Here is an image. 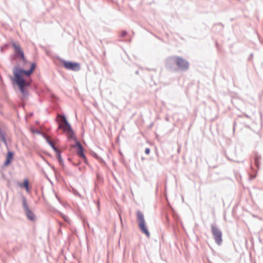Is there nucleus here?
<instances>
[{"mask_svg": "<svg viewBox=\"0 0 263 263\" xmlns=\"http://www.w3.org/2000/svg\"><path fill=\"white\" fill-rule=\"evenodd\" d=\"M63 66L68 70L74 71H79L81 67L80 65L78 63H73L70 61H63Z\"/></svg>", "mask_w": 263, "mask_h": 263, "instance_id": "obj_7", "label": "nucleus"}, {"mask_svg": "<svg viewBox=\"0 0 263 263\" xmlns=\"http://www.w3.org/2000/svg\"><path fill=\"white\" fill-rule=\"evenodd\" d=\"M36 64L32 63L29 70H26L19 68H15L13 70L14 80L19 87L21 92L23 95V98H26L28 96V91L25 89V87L29 86L30 83L26 82L23 77V74L30 76L33 71Z\"/></svg>", "mask_w": 263, "mask_h": 263, "instance_id": "obj_1", "label": "nucleus"}, {"mask_svg": "<svg viewBox=\"0 0 263 263\" xmlns=\"http://www.w3.org/2000/svg\"><path fill=\"white\" fill-rule=\"evenodd\" d=\"M13 154H14L12 152L8 151V152L7 153V159L4 163L5 165H8V164H10V163L13 158Z\"/></svg>", "mask_w": 263, "mask_h": 263, "instance_id": "obj_11", "label": "nucleus"}, {"mask_svg": "<svg viewBox=\"0 0 263 263\" xmlns=\"http://www.w3.org/2000/svg\"><path fill=\"white\" fill-rule=\"evenodd\" d=\"M55 196H56V198H57V199L59 200V201L60 202H61L60 199L57 194H55Z\"/></svg>", "mask_w": 263, "mask_h": 263, "instance_id": "obj_20", "label": "nucleus"}, {"mask_svg": "<svg viewBox=\"0 0 263 263\" xmlns=\"http://www.w3.org/2000/svg\"><path fill=\"white\" fill-rule=\"evenodd\" d=\"M138 73H139V72H138V71H137L136 72V74H138Z\"/></svg>", "mask_w": 263, "mask_h": 263, "instance_id": "obj_22", "label": "nucleus"}, {"mask_svg": "<svg viewBox=\"0 0 263 263\" xmlns=\"http://www.w3.org/2000/svg\"><path fill=\"white\" fill-rule=\"evenodd\" d=\"M55 120L59 124L58 129H62L64 132H68L69 134L67 135L68 139H73L77 141V140L75 137L74 131L72 129L70 124L67 121L66 117L64 115L58 114Z\"/></svg>", "mask_w": 263, "mask_h": 263, "instance_id": "obj_2", "label": "nucleus"}, {"mask_svg": "<svg viewBox=\"0 0 263 263\" xmlns=\"http://www.w3.org/2000/svg\"><path fill=\"white\" fill-rule=\"evenodd\" d=\"M73 147L77 150V153L79 156L83 158H85L83 147L79 141H76V144L73 146Z\"/></svg>", "mask_w": 263, "mask_h": 263, "instance_id": "obj_9", "label": "nucleus"}, {"mask_svg": "<svg viewBox=\"0 0 263 263\" xmlns=\"http://www.w3.org/2000/svg\"><path fill=\"white\" fill-rule=\"evenodd\" d=\"M150 153V149L149 148H146L145 149V153L147 155H148Z\"/></svg>", "mask_w": 263, "mask_h": 263, "instance_id": "obj_17", "label": "nucleus"}, {"mask_svg": "<svg viewBox=\"0 0 263 263\" xmlns=\"http://www.w3.org/2000/svg\"><path fill=\"white\" fill-rule=\"evenodd\" d=\"M22 205L23 208L24 209V211L25 212V214L27 217V218L31 221L34 220L35 219V215L29 209L26 201V198L25 197H22Z\"/></svg>", "mask_w": 263, "mask_h": 263, "instance_id": "obj_6", "label": "nucleus"}, {"mask_svg": "<svg viewBox=\"0 0 263 263\" xmlns=\"http://www.w3.org/2000/svg\"><path fill=\"white\" fill-rule=\"evenodd\" d=\"M55 152L57 154V156H58V158L59 159V163H60L61 165H63L64 163V162L62 158V156L61 155V152L59 150H58V152Z\"/></svg>", "mask_w": 263, "mask_h": 263, "instance_id": "obj_13", "label": "nucleus"}, {"mask_svg": "<svg viewBox=\"0 0 263 263\" xmlns=\"http://www.w3.org/2000/svg\"><path fill=\"white\" fill-rule=\"evenodd\" d=\"M12 46L14 48L15 53L20 57V58L23 60H25V56H24V53L22 49H21V47L20 45L16 43H11Z\"/></svg>", "mask_w": 263, "mask_h": 263, "instance_id": "obj_8", "label": "nucleus"}, {"mask_svg": "<svg viewBox=\"0 0 263 263\" xmlns=\"http://www.w3.org/2000/svg\"><path fill=\"white\" fill-rule=\"evenodd\" d=\"M61 216L62 217V218L64 219V220L68 222H69V218L68 217V216L65 215H63L62 214H61Z\"/></svg>", "mask_w": 263, "mask_h": 263, "instance_id": "obj_16", "label": "nucleus"}, {"mask_svg": "<svg viewBox=\"0 0 263 263\" xmlns=\"http://www.w3.org/2000/svg\"><path fill=\"white\" fill-rule=\"evenodd\" d=\"M260 159V156H256L255 157V164L258 168L260 164L259 160Z\"/></svg>", "mask_w": 263, "mask_h": 263, "instance_id": "obj_14", "label": "nucleus"}, {"mask_svg": "<svg viewBox=\"0 0 263 263\" xmlns=\"http://www.w3.org/2000/svg\"><path fill=\"white\" fill-rule=\"evenodd\" d=\"M91 155L93 157L99 160L100 161H103V159L101 158H100L96 153H92Z\"/></svg>", "mask_w": 263, "mask_h": 263, "instance_id": "obj_15", "label": "nucleus"}, {"mask_svg": "<svg viewBox=\"0 0 263 263\" xmlns=\"http://www.w3.org/2000/svg\"><path fill=\"white\" fill-rule=\"evenodd\" d=\"M19 185L22 187H24L26 191L29 192V181L27 179H25L24 184L20 183Z\"/></svg>", "mask_w": 263, "mask_h": 263, "instance_id": "obj_12", "label": "nucleus"}, {"mask_svg": "<svg viewBox=\"0 0 263 263\" xmlns=\"http://www.w3.org/2000/svg\"><path fill=\"white\" fill-rule=\"evenodd\" d=\"M255 177H256L255 175V176H251V179H254L255 178Z\"/></svg>", "mask_w": 263, "mask_h": 263, "instance_id": "obj_21", "label": "nucleus"}, {"mask_svg": "<svg viewBox=\"0 0 263 263\" xmlns=\"http://www.w3.org/2000/svg\"><path fill=\"white\" fill-rule=\"evenodd\" d=\"M44 138L46 139V142L49 144V145L53 148L54 152H58L59 150L54 145V143L50 140L49 136L43 135Z\"/></svg>", "mask_w": 263, "mask_h": 263, "instance_id": "obj_10", "label": "nucleus"}, {"mask_svg": "<svg viewBox=\"0 0 263 263\" xmlns=\"http://www.w3.org/2000/svg\"><path fill=\"white\" fill-rule=\"evenodd\" d=\"M33 133H36L37 134H41V132L39 131V130H34V131H33Z\"/></svg>", "mask_w": 263, "mask_h": 263, "instance_id": "obj_19", "label": "nucleus"}, {"mask_svg": "<svg viewBox=\"0 0 263 263\" xmlns=\"http://www.w3.org/2000/svg\"><path fill=\"white\" fill-rule=\"evenodd\" d=\"M168 64H175L179 69L182 71H186L189 69V62L181 57L178 56H172L167 60Z\"/></svg>", "mask_w": 263, "mask_h": 263, "instance_id": "obj_3", "label": "nucleus"}, {"mask_svg": "<svg viewBox=\"0 0 263 263\" xmlns=\"http://www.w3.org/2000/svg\"><path fill=\"white\" fill-rule=\"evenodd\" d=\"M126 34H127V32L126 31H123L122 32L121 36L122 37H124L126 35Z\"/></svg>", "mask_w": 263, "mask_h": 263, "instance_id": "obj_18", "label": "nucleus"}, {"mask_svg": "<svg viewBox=\"0 0 263 263\" xmlns=\"http://www.w3.org/2000/svg\"><path fill=\"white\" fill-rule=\"evenodd\" d=\"M211 231L215 242L218 246L221 245L222 242V233L221 231L216 226V224H212Z\"/></svg>", "mask_w": 263, "mask_h": 263, "instance_id": "obj_5", "label": "nucleus"}, {"mask_svg": "<svg viewBox=\"0 0 263 263\" xmlns=\"http://www.w3.org/2000/svg\"><path fill=\"white\" fill-rule=\"evenodd\" d=\"M137 218L138 221V226L140 231L149 237L150 233L146 227L144 215L140 211H137Z\"/></svg>", "mask_w": 263, "mask_h": 263, "instance_id": "obj_4", "label": "nucleus"}]
</instances>
